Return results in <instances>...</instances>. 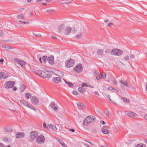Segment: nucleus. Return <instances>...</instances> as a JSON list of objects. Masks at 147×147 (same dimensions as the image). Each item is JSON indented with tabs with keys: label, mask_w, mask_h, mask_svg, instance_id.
I'll use <instances>...</instances> for the list:
<instances>
[{
	"label": "nucleus",
	"mask_w": 147,
	"mask_h": 147,
	"mask_svg": "<svg viewBox=\"0 0 147 147\" xmlns=\"http://www.w3.org/2000/svg\"><path fill=\"white\" fill-rule=\"evenodd\" d=\"M36 73L38 76L44 78H49L51 77L50 73L46 71H43L41 70H38Z\"/></svg>",
	"instance_id": "1"
},
{
	"label": "nucleus",
	"mask_w": 147,
	"mask_h": 147,
	"mask_svg": "<svg viewBox=\"0 0 147 147\" xmlns=\"http://www.w3.org/2000/svg\"><path fill=\"white\" fill-rule=\"evenodd\" d=\"M95 119V117H92L91 116H89L84 119L82 125L84 126H86L89 123L94 121Z\"/></svg>",
	"instance_id": "2"
},
{
	"label": "nucleus",
	"mask_w": 147,
	"mask_h": 147,
	"mask_svg": "<svg viewBox=\"0 0 147 147\" xmlns=\"http://www.w3.org/2000/svg\"><path fill=\"white\" fill-rule=\"evenodd\" d=\"M84 29L82 27L78 28L74 31V33L76 35V38H80L82 36V34L84 31Z\"/></svg>",
	"instance_id": "3"
},
{
	"label": "nucleus",
	"mask_w": 147,
	"mask_h": 147,
	"mask_svg": "<svg viewBox=\"0 0 147 147\" xmlns=\"http://www.w3.org/2000/svg\"><path fill=\"white\" fill-rule=\"evenodd\" d=\"M123 51L122 50L116 49H113L111 52V53L112 55L118 56L121 55Z\"/></svg>",
	"instance_id": "4"
},
{
	"label": "nucleus",
	"mask_w": 147,
	"mask_h": 147,
	"mask_svg": "<svg viewBox=\"0 0 147 147\" xmlns=\"http://www.w3.org/2000/svg\"><path fill=\"white\" fill-rule=\"evenodd\" d=\"M15 85V82L12 81L6 82L4 84L5 87L7 89L12 88Z\"/></svg>",
	"instance_id": "5"
},
{
	"label": "nucleus",
	"mask_w": 147,
	"mask_h": 147,
	"mask_svg": "<svg viewBox=\"0 0 147 147\" xmlns=\"http://www.w3.org/2000/svg\"><path fill=\"white\" fill-rule=\"evenodd\" d=\"M74 61L73 59H70L68 61L65 62V65L68 68H69L73 66L74 64Z\"/></svg>",
	"instance_id": "6"
},
{
	"label": "nucleus",
	"mask_w": 147,
	"mask_h": 147,
	"mask_svg": "<svg viewBox=\"0 0 147 147\" xmlns=\"http://www.w3.org/2000/svg\"><path fill=\"white\" fill-rule=\"evenodd\" d=\"M20 102L24 106L27 107L29 108L32 109L34 111H36V109L33 108L32 106L30 104L26 101L24 100H21Z\"/></svg>",
	"instance_id": "7"
},
{
	"label": "nucleus",
	"mask_w": 147,
	"mask_h": 147,
	"mask_svg": "<svg viewBox=\"0 0 147 147\" xmlns=\"http://www.w3.org/2000/svg\"><path fill=\"white\" fill-rule=\"evenodd\" d=\"M14 60L18 64L20 65L21 67L25 66L26 65V62L24 61L20 60L18 58H14Z\"/></svg>",
	"instance_id": "8"
},
{
	"label": "nucleus",
	"mask_w": 147,
	"mask_h": 147,
	"mask_svg": "<svg viewBox=\"0 0 147 147\" xmlns=\"http://www.w3.org/2000/svg\"><path fill=\"white\" fill-rule=\"evenodd\" d=\"M45 140V138L42 135L39 136L36 139L37 142L38 144H42L44 142Z\"/></svg>",
	"instance_id": "9"
},
{
	"label": "nucleus",
	"mask_w": 147,
	"mask_h": 147,
	"mask_svg": "<svg viewBox=\"0 0 147 147\" xmlns=\"http://www.w3.org/2000/svg\"><path fill=\"white\" fill-rule=\"evenodd\" d=\"M125 114L129 117L131 118H135L138 117V115L133 112L131 111L126 112Z\"/></svg>",
	"instance_id": "10"
},
{
	"label": "nucleus",
	"mask_w": 147,
	"mask_h": 147,
	"mask_svg": "<svg viewBox=\"0 0 147 147\" xmlns=\"http://www.w3.org/2000/svg\"><path fill=\"white\" fill-rule=\"evenodd\" d=\"M74 69L78 73H80L83 70V67L81 64H79L74 68Z\"/></svg>",
	"instance_id": "11"
},
{
	"label": "nucleus",
	"mask_w": 147,
	"mask_h": 147,
	"mask_svg": "<svg viewBox=\"0 0 147 147\" xmlns=\"http://www.w3.org/2000/svg\"><path fill=\"white\" fill-rule=\"evenodd\" d=\"M38 136V134L36 131H32L30 133V138L32 140L35 139Z\"/></svg>",
	"instance_id": "12"
},
{
	"label": "nucleus",
	"mask_w": 147,
	"mask_h": 147,
	"mask_svg": "<svg viewBox=\"0 0 147 147\" xmlns=\"http://www.w3.org/2000/svg\"><path fill=\"white\" fill-rule=\"evenodd\" d=\"M71 30V28L69 26H67L65 27L63 33L65 35H68L69 34Z\"/></svg>",
	"instance_id": "13"
},
{
	"label": "nucleus",
	"mask_w": 147,
	"mask_h": 147,
	"mask_svg": "<svg viewBox=\"0 0 147 147\" xmlns=\"http://www.w3.org/2000/svg\"><path fill=\"white\" fill-rule=\"evenodd\" d=\"M31 102L34 105H36L39 102V100L38 98L35 96H33L31 99Z\"/></svg>",
	"instance_id": "14"
},
{
	"label": "nucleus",
	"mask_w": 147,
	"mask_h": 147,
	"mask_svg": "<svg viewBox=\"0 0 147 147\" xmlns=\"http://www.w3.org/2000/svg\"><path fill=\"white\" fill-rule=\"evenodd\" d=\"M65 27V25L63 24H61L58 27V32L59 33H63Z\"/></svg>",
	"instance_id": "15"
},
{
	"label": "nucleus",
	"mask_w": 147,
	"mask_h": 147,
	"mask_svg": "<svg viewBox=\"0 0 147 147\" xmlns=\"http://www.w3.org/2000/svg\"><path fill=\"white\" fill-rule=\"evenodd\" d=\"M101 131L104 134H108L109 133V131L107 129L106 126H103L101 129Z\"/></svg>",
	"instance_id": "16"
},
{
	"label": "nucleus",
	"mask_w": 147,
	"mask_h": 147,
	"mask_svg": "<svg viewBox=\"0 0 147 147\" xmlns=\"http://www.w3.org/2000/svg\"><path fill=\"white\" fill-rule=\"evenodd\" d=\"M48 63L51 65H53L54 63V57L53 56H49L47 59Z\"/></svg>",
	"instance_id": "17"
},
{
	"label": "nucleus",
	"mask_w": 147,
	"mask_h": 147,
	"mask_svg": "<svg viewBox=\"0 0 147 147\" xmlns=\"http://www.w3.org/2000/svg\"><path fill=\"white\" fill-rule=\"evenodd\" d=\"M24 135V133L22 132H18L16 134V137L17 138H23Z\"/></svg>",
	"instance_id": "18"
},
{
	"label": "nucleus",
	"mask_w": 147,
	"mask_h": 147,
	"mask_svg": "<svg viewBox=\"0 0 147 147\" xmlns=\"http://www.w3.org/2000/svg\"><path fill=\"white\" fill-rule=\"evenodd\" d=\"M108 82L112 84L116 85L117 84V82L114 78H112L111 80H109Z\"/></svg>",
	"instance_id": "19"
},
{
	"label": "nucleus",
	"mask_w": 147,
	"mask_h": 147,
	"mask_svg": "<svg viewBox=\"0 0 147 147\" xmlns=\"http://www.w3.org/2000/svg\"><path fill=\"white\" fill-rule=\"evenodd\" d=\"M50 107L54 110L56 111L58 109V107L57 106H55V102H53L51 103L50 105Z\"/></svg>",
	"instance_id": "20"
},
{
	"label": "nucleus",
	"mask_w": 147,
	"mask_h": 147,
	"mask_svg": "<svg viewBox=\"0 0 147 147\" xmlns=\"http://www.w3.org/2000/svg\"><path fill=\"white\" fill-rule=\"evenodd\" d=\"M54 82L59 83L61 82V79L59 77H54L52 78Z\"/></svg>",
	"instance_id": "21"
},
{
	"label": "nucleus",
	"mask_w": 147,
	"mask_h": 147,
	"mask_svg": "<svg viewBox=\"0 0 147 147\" xmlns=\"http://www.w3.org/2000/svg\"><path fill=\"white\" fill-rule=\"evenodd\" d=\"M77 106L80 109H84L85 108V106L82 103L79 102L77 104Z\"/></svg>",
	"instance_id": "22"
},
{
	"label": "nucleus",
	"mask_w": 147,
	"mask_h": 147,
	"mask_svg": "<svg viewBox=\"0 0 147 147\" xmlns=\"http://www.w3.org/2000/svg\"><path fill=\"white\" fill-rule=\"evenodd\" d=\"M47 59V57L44 56H43L42 58H40L39 60L41 63H45Z\"/></svg>",
	"instance_id": "23"
},
{
	"label": "nucleus",
	"mask_w": 147,
	"mask_h": 147,
	"mask_svg": "<svg viewBox=\"0 0 147 147\" xmlns=\"http://www.w3.org/2000/svg\"><path fill=\"white\" fill-rule=\"evenodd\" d=\"M49 127L51 128L54 131H55L57 130V128L56 126L54 125H49Z\"/></svg>",
	"instance_id": "24"
},
{
	"label": "nucleus",
	"mask_w": 147,
	"mask_h": 147,
	"mask_svg": "<svg viewBox=\"0 0 147 147\" xmlns=\"http://www.w3.org/2000/svg\"><path fill=\"white\" fill-rule=\"evenodd\" d=\"M81 86L83 87L86 86L87 87H90L91 88H94V87L93 86L91 85L90 84L87 83H82V84Z\"/></svg>",
	"instance_id": "25"
},
{
	"label": "nucleus",
	"mask_w": 147,
	"mask_h": 147,
	"mask_svg": "<svg viewBox=\"0 0 147 147\" xmlns=\"http://www.w3.org/2000/svg\"><path fill=\"white\" fill-rule=\"evenodd\" d=\"M78 91L81 93H83L85 92L86 90L84 89L83 88V86H81V87H79L78 88Z\"/></svg>",
	"instance_id": "26"
},
{
	"label": "nucleus",
	"mask_w": 147,
	"mask_h": 147,
	"mask_svg": "<svg viewBox=\"0 0 147 147\" xmlns=\"http://www.w3.org/2000/svg\"><path fill=\"white\" fill-rule=\"evenodd\" d=\"M104 51L101 49H98L97 50V54L98 55H101L103 53Z\"/></svg>",
	"instance_id": "27"
},
{
	"label": "nucleus",
	"mask_w": 147,
	"mask_h": 147,
	"mask_svg": "<svg viewBox=\"0 0 147 147\" xmlns=\"http://www.w3.org/2000/svg\"><path fill=\"white\" fill-rule=\"evenodd\" d=\"M119 82L120 83L123 84L125 86H127L128 85V84L126 80H120L119 81Z\"/></svg>",
	"instance_id": "28"
},
{
	"label": "nucleus",
	"mask_w": 147,
	"mask_h": 147,
	"mask_svg": "<svg viewBox=\"0 0 147 147\" xmlns=\"http://www.w3.org/2000/svg\"><path fill=\"white\" fill-rule=\"evenodd\" d=\"M31 95L29 93H26L25 95V98L26 99H28L31 98Z\"/></svg>",
	"instance_id": "29"
},
{
	"label": "nucleus",
	"mask_w": 147,
	"mask_h": 147,
	"mask_svg": "<svg viewBox=\"0 0 147 147\" xmlns=\"http://www.w3.org/2000/svg\"><path fill=\"white\" fill-rule=\"evenodd\" d=\"M17 18L19 19H24V16L22 14L20 13L18 15Z\"/></svg>",
	"instance_id": "30"
},
{
	"label": "nucleus",
	"mask_w": 147,
	"mask_h": 147,
	"mask_svg": "<svg viewBox=\"0 0 147 147\" xmlns=\"http://www.w3.org/2000/svg\"><path fill=\"white\" fill-rule=\"evenodd\" d=\"M2 47L6 50H8L9 49H11V47L9 46L8 45H3L2 46Z\"/></svg>",
	"instance_id": "31"
},
{
	"label": "nucleus",
	"mask_w": 147,
	"mask_h": 147,
	"mask_svg": "<svg viewBox=\"0 0 147 147\" xmlns=\"http://www.w3.org/2000/svg\"><path fill=\"white\" fill-rule=\"evenodd\" d=\"M101 76L102 78L104 79H106V74L105 72L102 73L101 74Z\"/></svg>",
	"instance_id": "32"
},
{
	"label": "nucleus",
	"mask_w": 147,
	"mask_h": 147,
	"mask_svg": "<svg viewBox=\"0 0 147 147\" xmlns=\"http://www.w3.org/2000/svg\"><path fill=\"white\" fill-rule=\"evenodd\" d=\"M135 147H146V146L144 144H138Z\"/></svg>",
	"instance_id": "33"
},
{
	"label": "nucleus",
	"mask_w": 147,
	"mask_h": 147,
	"mask_svg": "<svg viewBox=\"0 0 147 147\" xmlns=\"http://www.w3.org/2000/svg\"><path fill=\"white\" fill-rule=\"evenodd\" d=\"M123 100L125 102H127V103H129V100L128 99L125 98H122Z\"/></svg>",
	"instance_id": "34"
},
{
	"label": "nucleus",
	"mask_w": 147,
	"mask_h": 147,
	"mask_svg": "<svg viewBox=\"0 0 147 147\" xmlns=\"http://www.w3.org/2000/svg\"><path fill=\"white\" fill-rule=\"evenodd\" d=\"M6 130L7 132H11L12 131V129L11 127H9V128L6 129Z\"/></svg>",
	"instance_id": "35"
},
{
	"label": "nucleus",
	"mask_w": 147,
	"mask_h": 147,
	"mask_svg": "<svg viewBox=\"0 0 147 147\" xmlns=\"http://www.w3.org/2000/svg\"><path fill=\"white\" fill-rule=\"evenodd\" d=\"M57 140L60 143V144L61 145H62L64 143V142H63V140H60L59 139H57Z\"/></svg>",
	"instance_id": "36"
},
{
	"label": "nucleus",
	"mask_w": 147,
	"mask_h": 147,
	"mask_svg": "<svg viewBox=\"0 0 147 147\" xmlns=\"http://www.w3.org/2000/svg\"><path fill=\"white\" fill-rule=\"evenodd\" d=\"M65 83L66 84H67L69 86L71 87H72L73 86V84L71 83V82H67V81H65Z\"/></svg>",
	"instance_id": "37"
},
{
	"label": "nucleus",
	"mask_w": 147,
	"mask_h": 147,
	"mask_svg": "<svg viewBox=\"0 0 147 147\" xmlns=\"http://www.w3.org/2000/svg\"><path fill=\"white\" fill-rule=\"evenodd\" d=\"M25 88V86L24 85H22L20 88V90L22 91H23L24 90Z\"/></svg>",
	"instance_id": "38"
},
{
	"label": "nucleus",
	"mask_w": 147,
	"mask_h": 147,
	"mask_svg": "<svg viewBox=\"0 0 147 147\" xmlns=\"http://www.w3.org/2000/svg\"><path fill=\"white\" fill-rule=\"evenodd\" d=\"M129 59V57L128 55L125 56L124 58V59L125 61H127Z\"/></svg>",
	"instance_id": "39"
},
{
	"label": "nucleus",
	"mask_w": 147,
	"mask_h": 147,
	"mask_svg": "<svg viewBox=\"0 0 147 147\" xmlns=\"http://www.w3.org/2000/svg\"><path fill=\"white\" fill-rule=\"evenodd\" d=\"M72 93L74 95H78V92L77 91H74L72 92Z\"/></svg>",
	"instance_id": "40"
},
{
	"label": "nucleus",
	"mask_w": 147,
	"mask_h": 147,
	"mask_svg": "<svg viewBox=\"0 0 147 147\" xmlns=\"http://www.w3.org/2000/svg\"><path fill=\"white\" fill-rule=\"evenodd\" d=\"M135 55H134L132 54L130 55V58L131 59H133L135 58Z\"/></svg>",
	"instance_id": "41"
},
{
	"label": "nucleus",
	"mask_w": 147,
	"mask_h": 147,
	"mask_svg": "<svg viewBox=\"0 0 147 147\" xmlns=\"http://www.w3.org/2000/svg\"><path fill=\"white\" fill-rule=\"evenodd\" d=\"M3 76V73L2 72H0V78L1 79Z\"/></svg>",
	"instance_id": "42"
},
{
	"label": "nucleus",
	"mask_w": 147,
	"mask_h": 147,
	"mask_svg": "<svg viewBox=\"0 0 147 147\" xmlns=\"http://www.w3.org/2000/svg\"><path fill=\"white\" fill-rule=\"evenodd\" d=\"M43 127L45 128H47V129H48V128H49V126H48V127H46V124L45 123H43Z\"/></svg>",
	"instance_id": "43"
},
{
	"label": "nucleus",
	"mask_w": 147,
	"mask_h": 147,
	"mask_svg": "<svg viewBox=\"0 0 147 147\" xmlns=\"http://www.w3.org/2000/svg\"><path fill=\"white\" fill-rule=\"evenodd\" d=\"M30 22L28 20H26V21H24V24H28L30 23Z\"/></svg>",
	"instance_id": "44"
},
{
	"label": "nucleus",
	"mask_w": 147,
	"mask_h": 147,
	"mask_svg": "<svg viewBox=\"0 0 147 147\" xmlns=\"http://www.w3.org/2000/svg\"><path fill=\"white\" fill-rule=\"evenodd\" d=\"M71 1L70 0H67L66 1L65 3H71Z\"/></svg>",
	"instance_id": "45"
},
{
	"label": "nucleus",
	"mask_w": 147,
	"mask_h": 147,
	"mask_svg": "<svg viewBox=\"0 0 147 147\" xmlns=\"http://www.w3.org/2000/svg\"><path fill=\"white\" fill-rule=\"evenodd\" d=\"M106 96H107V97L111 101V100L110 98V96L109 95V94L107 95H106Z\"/></svg>",
	"instance_id": "46"
},
{
	"label": "nucleus",
	"mask_w": 147,
	"mask_h": 147,
	"mask_svg": "<svg viewBox=\"0 0 147 147\" xmlns=\"http://www.w3.org/2000/svg\"><path fill=\"white\" fill-rule=\"evenodd\" d=\"M108 89H110V90L111 89V90H116L115 89V88H114L113 87H109L108 88Z\"/></svg>",
	"instance_id": "47"
},
{
	"label": "nucleus",
	"mask_w": 147,
	"mask_h": 147,
	"mask_svg": "<svg viewBox=\"0 0 147 147\" xmlns=\"http://www.w3.org/2000/svg\"><path fill=\"white\" fill-rule=\"evenodd\" d=\"M105 53L108 54L110 53V50L109 49H107L105 51Z\"/></svg>",
	"instance_id": "48"
},
{
	"label": "nucleus",
	"mask_w": 147,
	"mask_h": 147,
	"mask_svg": "<svg viewBox=\"0 0 147 147\" xmlns=\"http://www.w3.org/2000/svg\"><path fill=\"white\" fill-rule=\"evenodd\" d=\"M105 114L107 116H108L109 115V111L107 110L106 112H105Z\"/></svg>",
	"instance_id": "49"
},
{
	"label": "nucleus",
	"mask_w": 147,
	"mask_h": 147,
	"mask_svg": "<svg viewBox=\"0 0 147 147\" xmlns=\"http://www.w3.org/2000/svg\"><path fill=\"white\" fill-rule=\"evenodd\" d=\"M96 78L97 80H100V76H97L96 77Z\"/></svg>",
	"instance_id": "50"
},
{
	"label": "nucleus",
	"mask_w": 147,
	"mask_h": 147,
	"mask_svg": "<svg viewBox=\"0 0 147 147\" xmlns=\"http://www.w3.org/2000/svg\"><path fill=\"white\" fill-rule=\"evenodd\" d=\"M113 25V24L112 23H109L108 24V26L109 27H111Z\"/></svg>",
	"instance_id": "51"
},
{
	"label": "nucleus",
	"mask_w": 147,
	"mask_h": 147,
	"mask_svg": "<svg viewBox=\"0 0 147 147\" xmlns=\"http://www.w3.org/2000/svg\"><path fill=\"white\" fill-rule=\"evenodd\" d=\"M3 35V33L0 30V36H2Z\"/></svg>",
	"instance_id": "52"
},
{
	"label": "nucleus",
	"mask_w": 147,
	"mask_h": 147,
	"mask_svg": "<svg viewBox=\"0 0 147 147\" xmlns=\"http://www.w3.org/2000/svg\"><path fill=\"white\" fill-rule=\"evenodd\" d=\"M4 145L2 143H0V147H4Z\"/></svg>",
	"instance_id": "53"
},
{
	"label": "nucleus",
	"mask_w": 147,
	"mask_h": 147,
	"mask_svg": "<svg viewBox=\"0 0 147 147\" xmlns=\"http://www.w3.org/2000/svg\"><path fill=\"white\" fill-rule=\"evenodd\" d=\"M19 22H20L21 24H24V21H22V20H19Z\"/></svg>",
	"instance_id": "54"
},
{
	"label": "nucleus",
	"mask_w": 147,
	"mask_h": 147,
	"mask_svg": "<svg viewBox=\"0 0 147 147\" xmlns=\"http://www.w3.org/2000/svg\"><path fill=\"white\" fill-rule=\"evenodd\" d=\"M69 130L72 132H74L75 131V130L73 129H70Z\"/></svg>",
	"instance_id": "55"
},
{
	"label": "nucleus",
	"mask_w": 147,
	"mask_h": 147,
	"mask_svg": "<svg viewBox=\"0 0 147 147\" xmlns=\"http://www.w3.org/2000/svg\"><path fill=\"white\" fill-rule=\"evenodd\" d=\"M94 94L95 95H99L98 93L97 92H96V91L95 92Z\"/></svg>",
	"instance_id": "56"
},
{
	"label": "nucleus",
	"mask_w": 147,
	"mask_h": 147,
	"mask_svg": "<svg viewBox=\"0 0 147 147\" xmlns=\"http://www.w3.org/2000/svg\"><path fill=\"white\" fill-rule=\"evenodd\" d=\"M63 147H67L66 144H65V143L63 144L62 145H61Z\"/></svg>",
	"instance_id": "57"
},
{
	"label": "nucleus",
	"mask_w": 147,
	"mask_h": 147,
	"mask_svg": "<svg viewBox=\"0 0 147 147\" xmlns=\"http://www.w3.org/2000/svg\"><path fill=\"white\" fill-rule=\"evenodd\" d=\"M8 77V76H5V75H3V79H5L6 78Z\"/></svg>",
	"instance_id": "58"
},
{
	"label": "nucleus",
	"mask_w": 147,
	"mask_h": 147,
	"mask_svg": "<svg viewBox=\"0 0 147 147\" xmlns=\"http://www.w3.org/2000/svg\"><path fill=\"white\" fill-rule=\"evenodd\" d=\"M13 89L14 91H16L17 89V88L16 87H15L13 88Z\"/></svg>",
	"instance_id": "59"
},
{
	"label": "nucleus",
	"mask_w": 147,
	"mask_h": 147,
	"mask_svg": "<svg viewBox=\"0 0 147 147\" xmlns=\"http://www.w3.org/2000/svg\"><path fill=\"white\" fill-rule=\"evenodd\" d=\"M52 38H53V39H57V37H56L53 36H52Z\"/></svg>",
	"instance_id": "60"
},
{
	"label": "nucleus",
	"mask_w": 147,
	"mask_h": 147,
	"mask_svg": "<svg viewBox=\"0 0 147 147\" xmlns=\"http://www.w3.org/2000/svg\"><path fill=\"white\" fill-rule=\"evenodd\" d=\"M144 117H145V119H146V120H147V115H144Z\"/></svg>",
	"instance_id": "61"
},
{
	"label": "nucleus",
	"mask_w": 147,
	"mask_h": 147,
	"mask_svg": "<svg viewBox=\"0 0 147 147\" xmlns=\"http://www.w3.org/2000/svg\"><path fill=\"white\" fill-rule=\"evenodd\" d=\"M101 123L102 125H104L105 124L104 121H102Z\"/></svg>",
	"instance_id": "62"
},
{
	"label": "nucleus",
	"mask_w": 147,
	"mask_h": 147,
	"mask_svg": "<svg viewBox=\"0 0 147 147\" xmlns=\"http://www.w3.org/2000/svg\"><path fill=\"white\" fill-rule=\"evenodd\" d=\"M105 22V23H107V22H109V20H105V21H104Z\"/></svg>",
	"instance_id": "63"
},
{
	"label": "nucleus",
	"mask_w": 147,
	"mask_h": 147,
	"mask_svg": "<svg viewBox=\"0 0 147 147\" xmlns=\"http://www.w3.org/2000/svg\"><path fill=\"white\" fill-rule=\"evenodd\" d=\"M3 59H0V62H2L3 61Z\"/></svg>",
	"instance_id": "64"
}]
</instances>
